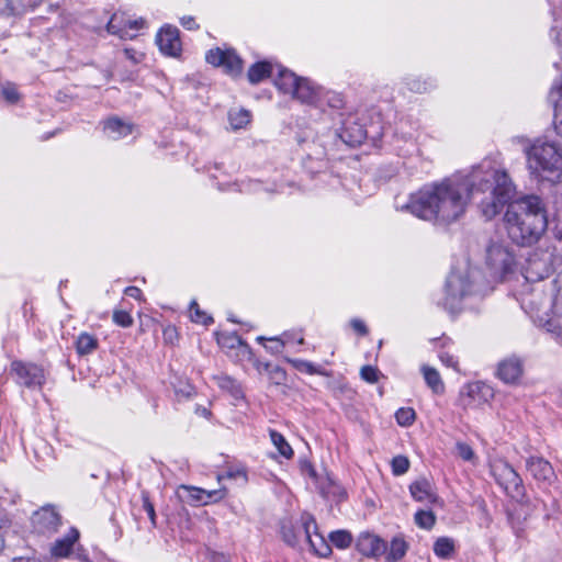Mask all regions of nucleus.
Masks as SVG:
<instances>
[{
  "instance_id": "obj_12",
  "label": "nucleus",
  "mask_w": 562,
  "mask_h": 562,
  "mask_svg": "<svg viewBox=\"0 0 562 562\" xmlns=\"http://www.w3.org/2000/svg\"><path fill=\"white\" fill-rule=\"evenodd\" d=\"M338 135L344 143L355 147L364 142L368 131L356 114H349L344 119Z\"/></svg>"
},
{
  "instance_id": "obj_60",
  "label": "nucleus",
  "mask_w": 562,
  "mask_h": 562,
  "mask_svg": "<svg viewBox=\"0 0 562 562\" xmlns=\"http://www.w3.org/2000/svg\"><path fill=\"white\" fill-rule=\"evenodd\" d=\"M180 23L184 29H187L189 31L199 29V25L196 24L193 16H183V18H181Z\"/></svg>"
},
{
  "instance_id": "obj_47",
  "label": "nucleus",
  "mask_w": 562,
  "mask_h": 562,
  "mask_svg": "<svg viewBox=\"0 0 562 562\" xmlns=\"http://www.w3.org/2000/svg\"><path fill=\"white\" fill-rule=\"evenodd\" d=\"M361 378L369 383H376L379 381L380 371L372 366H363L360 371Z\"/></svg>"
},
{
  "instance_id": "obj_61",
  "label": "nucleus",
  "mask_w": 562,
  "mask_h": 562,
  "mask_svg": "<svg viewBox=\"0 0 562 562\" xmlns=\"http://www.w3.org/2000/svg\"><path fill=\"white\" fill-rule=\"evenodd\" d=\"M125 24H126V30L128 32H130V30L137 31V30L144 27L145 20L144 19H138V20H130V19H127Z\"/></svg>"
},
{
  "instance_id": "obj_17",
  "label": "nucleus",
  "mask_w": 562,
  "mask_h": 562,
  "mask_svg": "<svg viewBox=\"0 0 562 562\" xmlns=\"http://www.w3.org/2000/svg\"><path fill=\"white\" fill-rule=\"evenodd\" d=\"M322 95V87L306 77H299L292 98L306 104L318 105Z\"/></svg>"
},
{
  "instance_id": "obj_3",
  "label": "nucleus",
  "mask_w": 562,
  "mask_h": 562,
  "mask_svg": "<svg viewBox=\"0 0 562 562\" xmlns=\"http://www.w3.org/2000/svg\"><path fill=\"white\" fill-rule=\"evenodd\" d=\"M525 154L528 170L535 178L552 180L550 176H561L562 150L557 143L537 139L525 149Z\"/></svg>"
},
{
  "instance_id": "obj_7",
  "label": "nucleus",
  "mask_w": 562,
  "mask_h": 562,
  "mask_svg": "<svg viewBox=\"0 0 562 562\" xmlns=\"http://www.w3.org/2000/svg\"><path fill=\"white\" fill-rule=\"evenodd\" d=\"M312 528L316 529V520L311 514L304 513L299 522H294L292 519H283L280 532L282 540L294 548L300 543L302 537L310 539Z\"/></svg>"
},
{
  "instance_id": "obj_63",
  "label": "nucleus",
  "mask_w": 562,
  "mask_h": 562,
  "mask_svg": "<svg viewBox=\"0 0 562 562\" xmlns=\"http://www.w3.org/2000/svg\"><path fill=\"white\" fill-rule=\"evenodd\" d=\"M124 293L130 296V297H133L135 300H140L142 299V290L137 286H134V285H130L127 286L125 290H124Z\"/></svg>"
},
{
  "instance_id": "obj_16",
  "label": "nucleus",
  "mask_w": 562,
  "mask_h": 562,
  "mask_svg": "<svg viewBox=\"0 0 562 562\" xmlns=\"http://www.w3.org/2000/svg\"><path fill=\"white\" fill-rule=\"evenodd\" d=\"M524 373V362L517 356H510L497 364L496 376L506 384H516Z\"/></svg>"
},
{
  "instance_id": "obj_9",
  "label": "nucleus",
  "mask_w": 562,
  "mask_h": 562,
  "mask_svg": "<svg viewBox=\"0 0 562 562\" xmlns=\"http://www.w3.org/2000/svg\"><path fill=\"white\" fill-rule=\"evenodd\" d=\"M205 59L214 67H223L226 74L234 77L239 76L243 71V60L232 48H212L206 53Z\"/></svg>"
},
{
  "instance_id": "obj_58",
  "label": "nucleus",
  "mask_w": 562,
  "mask_h": 562,
  "mask_svg": "<svg viewBox=\"0 0 562 562\" xmlns=\"http://www.w3.org/2000/svg\"><path fill=\"white\" fill-rule=\"evenodd\" d=\"M350 325L360 336H366L368 334V328L361 319L353 318L350 321Z\"/></svg>"
},
{
  "instance_id": "obj_28",
  "label": "nucleus",
  "mask_w": 562,
  "mask_h": 562,
  "mask_svg": "<svg viewBox=\"0 0 562 562\" xmlns=\"http://www.w3.org/2000/svg\"><path fill=\"white\" fill-rule=\"evenodd\" d=\"M408 549L407 542L402 537H394L390 546L386 548L385 561L386 562H397L402 560Z\"/></svg>"
},
{
  "instance_id": "obj_29",
  "label": "nucleus",
  "mask_w": 562,
  "mask_h": 562,
  "mask_svg": "<svg viewBox=\"0 0 562 562\" xmlns=\"http://www.w3.org/2000/svg\"><path fill=\"white\" fill-rule=\"evenodd\" d=\"M412 497L417 502H432L435 496L427 480L415 481L409 485Z\"/></svg>"
},
{
  "instance_id": "obj_51",
  "label": "nucleus",
  "mask_w": 562,
  "mask_h": 562,
  "mask_svg": "<svg viewBox=\"0 0 562 562\" xmlns=\"http://www.w3.org/2000/svg\"><path fill=\"white\" fill-rule=\"evenodd\" d=\"M457 451L459 457L464 461H472L475 457V453L471 446L464 442L457 443Z\"/></svg>"
},
{
  "instance_id": "obj_14",
  "label": "nucleus",
  "mask_w": 562,
  "mask_h": 562,
  "mask_svg": "<svg viewBox=\"0 0 562 562\" xmlns=\"http://www.w3.org/2000/svg\"><path fill=\"white\" fill-rule=\"evenodd\" d=\"M493 397V387L481 381L468 384L465 387V393L462 394L464 406L471 408L486 404Z\"/></svg>"
},
{
  "instance_id": "obj_10",
  "label": "nucleus",
  "mask_w": 562,
  "mask_h": 562,
  "mask_svg": "<svg viewBox=\"0 0 562 562\" xmlns=\"http://www.w3.org/2000/svg\"><path fill=\"white\" fill-rule=\"evenodd\" d=\"M525 468L540 486H551L558 480L552 464L541 456L526 458Z\"/></svg>"
},
{
  "instance_id": "obj_1",
  "label": "nucleus",
  "mask_w": 562,
  "mask_h": 562,
  "mask_svg": "<svg viewBox=\"0 0 562 562\" xmlns=\"http://www.w3.org/2000/svg\"><path fill=\"white\" fill-rule=\"evenodd\" d=\"M515 192L516 187L506 170L492 167L483 170L480 167L467 182L448 178L424 186L412 193L400 209L425 221L450 224L464 214L470 199L476 200L479 194L488 193L477 202V206L486 220H492L503 211Z\"/></svg>"
},
{
  "instance_id": "obj_18",
  "label": "nucleus",
  "mask_w": 562,
  "mask_h": 562,
  "mask_svg": "<svg viewBox=\"0 0 562 562\" xmlns=\"http://www.w3.org/2000/svg\"><path fill=\"white\" fill-rule=\"evenodd\" d=\"M276 68L277 72L273 77L274 86L281 92L292 95L297 85L299 76L281 65H276Z\"/></svg>"
},
{
  "instance_id": "obj_64",
  "label": "nucleus",
  "mask_w": 562,
  "mask_h": 562,
  "mask_svg": "<svg viewBox=\"0 0 562 562\" xmlns=\"http://www.w3.org/2000/svg\"><path fill=\"white\" fill-rule=\"evenodd\" d=\"M164 338L165 340L172 342L175 338H177V329L173 326H168L164 329Z\"/></svg>"
},
{
  "instance_id": "obj_8",
  "label": "nucleus",
  "mask_w": 562,
  "mask_h": 562,
  "mask_svg": "<svg viewBox=\"0 0 562 562\" xmlns=\"http://www.w3.org/2000/svg\"><path fill=\"white\" fill-rule=\"evenodd\" d=\"M61 525V516L52 505H45L33 513V531L42 536H52L57 532Z\"/></svg>"
},
{
  "instance_id": "obj_30",
  "label": "nucleus",
  "mask_w": 562,
  "mask_h": 562,
  "mask_svg": "<svg viewBox=\"0 0 562 562\" xmlns=\"http://www.w3.org/2000/svg\"><path fill=\"white\" fill-rule=\"evenodd\" d=\"M126 20L123 14L114 13L108 22L106 30L113 35H117L122 40L133 38L135 34H131L126 30Z\"/></svg>"
},
{
  "instance_id": "obj_19",
  "label": "nucleus",
  "mask_w": 562,
  "mask_h": 562,
  "mask_svg": "<svg viewBox=\"0 0 562 562\" xmlns=\"http://www.w3.org/2000/svg\"><path fill=\"white\" fill-rule=\"evenodd\" d=\"M78 529L71 527L65 536L55 540L50 549L52 555L57 558L69 555L72 551L74 544L78 541Z\"/></svg>"
},
{
  "instance_id": "obj_50",
  "label": "nucleus",
  "mask_w": 562,
  "mask_h": 562,
  "mask_svg": "<svg viewBox=\"0 0 562 562\" xmlns=\"http://www.w3.org/2000/svg\"><path fill=\"white\" fill-rule=\"evenodd\" d=\"M142 498H143V509L146 512V514L151 522V526L156 527L157 526V516H156L154 504L150 502L148 495L145 493H143Z\"/></svg>"
},
{
  "instance_id": "obj_43",
  "label": "nucleus",
  "mask_w": 562,
  "mask_h": 562,
  "mask_svg": "<svg viewBox=\"0 0 562 562\" xmlns=\"http://www.w3.org/2000/svg\"><path fill=\"white\" fill-rule=\"evenodd\" d=\"M1 94L4 100L11 104L19 102L21 94L14 83L7 82L1 90Z\"/></svg>"
},
{
  "instance_id": "obj_5",
  "label": "nucleus",
  "mask_w": 562,
  "mask_h": 562,
  "mask_svg": "<svg viewBox=\"0 0 562 562\" xmlns=\"http://www.w3.org/2000/svg\"><path fill=\"white\" fill-rule=\"evenodd\" d=\"M486 265L494 274L504 278L513 272L516 266V256L504 240L492 239L486 248Z\"/></svg>"
},
{
  "instance_id": "obj_57",
  "label": "nucleus",
  "mask_w": 562,
  "mask_h": 562,
  "mask_svg": "<svg viewBox=\"0 0 562 562\" xmlns=\"http://www.w3.org/2000/svg\"><path fill=\"white\" fill-rule=\"evenodd\" d=\"M248 360L252 362L254 367L256 368V370L259 373L269 372V370L271 369V366H272L270 362L260 361L258 358H256L254 352H252V358L248 359Z\"/></svg>"
},
{
  "instance_id": "obj_2",
  "label": "nucleus",
  "mask_w": 562,
  "mask_h": 562,
  "mask_svg": "<svg viewBox=\"0 0 562 562\" xmlns=\"http://www.w3.org/2000/svg\"><path fill=\"white\" fill-rule=\"evenodd\" d=\"M504 216L508 237L519 246L536 244L547 229L548 217L543 200L535 194L524 195L505 204Z\"/></svg>"
},
{
  "instance_id": "obj_11",
  "label": "nucleus",
  "mask_w": 562,
  "mask_h": 562,
  "mask_svg": "<svg viewBox=\"0 0 562 562\" xmlns=\"http://www.w3.org/2000/svg\"><path fill=\"white\" fill-rule=\"evenodd\" d=\"M11 372L16 374L18 383L27 389L42 387L45 383L44 370L35 363L14 360L11 363Z\"/></svg>"
},
{
  "instance_id": "obj_27",
  "label": "nucleus",
  "mask_w": 562,
  "mask_h": 562,
  "mask_svg": "<svg viewBox=\"0 0 562 562\" xmlns=\"http://www.w3.org/2000/svg\"><path fill=\"white\" fill-rule=\"evenodd\" d=\"M422 373L424 375L425 382L430 387L434 394L442 395L445 393V383L439 374V372L429 366L422 367Z\"/></svg>"
},
{
  "instance_id": "obj_33",
  "label": "nucleus",
  "mask_w": 562,
  "mask_h": 562,
  "mask_svg": "<svg viewBox=\"0 0 562 562\" xmlns=\"http://www.w3.org/2000/svg\"><path fill=\"white\" fill-rule=\"evenodd\" d=\"M216 382L220 389L228 392L235 400L244 398L241 385L229 375L216 376Z\"/></svg>"
},
{
  "instance_id": "obj_48",
  "label": "nucleus",
  "mask_w": 562,
  "mask_h": 562,
  "mask_svg": "<svg viewBox=\"0 0 562 562\" xmlns=\"http://www.w3.org/2000/svg\"><path fill=\"white\" fill-rule=\"evenodd\" d=\"M113 322L121 327H130L133 325V318L128 312L125 311H114L113 313Z\"/></svg>"
},
{
  "instance_id": "obj_55",
  "label": "nucleus",
  "mask_w": 562,
  "mask_h": 562,
  "mask_svg": "<svg viewBox=\"0 0 562 562\" xmlns=\"http://www.w3.org/2000/svg\"><path fill=\"white\" fill-rule=\"evenodd\" d=\"M237 477H243V479H247V473L244 469H229L227 470L224 474L222 475H218V480H222V479H237Z\"/></svg>"
},
{
  "instance_id": "obj_52",
  "label": "nucleus",
  "mask_w": 562,
  "mask_h": 562,
  "mask_svg": "<svg viewBox=\"0 0 562 562\" xmlns=\"http://www.w3.org/2000/svg\"><path fill=\"white\" fill-rule=\"evenodd\" d=\"M267 373L270 375L271 380H273L276 384L283 383L286 378L285 371L278 366H271V369Z\"/></svg>"
},
{
  "instance_id": "obj_40",
  "label": "nucleus",
  "mask_w": 562,
  "mask_h": 562,
  "mask_svg": "<svg viewBox=\"0 0 562 562\" xmlns=\"http://www.w3.org/2000/svg\"><path fill=\"white\" fill-rule=\"evenodd\" d=\"M229 123L234 130L245 127L250 122V114L246 110H239L234 113H229Z\"/></svg>"
},
{
  "instance_id": "obj_4",
  "label": "nucleus",
  "mask_w": 562,
  "mask_h": 562,
  "mask_svg": "<svg viewBox=\"0 0 562 562\" xmlns=\"http://www.w3.org/2000/svg\"><path fill=\"white\" fill-rule=\"evenodd\" d=\"M496 484L512 499L522 503L527 497L526 487L519 473L504 459L495 460L490 465Z\"/></svg>"
},
{
  "instance_id": "obj_6",
  "label": "nucleus",
  "mask_w": 562,
  "mask_h": 562,
  "mask_svg": "<svg viewBox=\"0 0 562 562\" xmlns=\"http://www.w3.org/2000/svg\"><path fill=\"white\" fill-rule=\"evenodd\" d=\"M470 293V281L468 277L451 272L446 281L445 296L438 305L451 314L461 310V302Z\"/></svg>"
},
{
  "instance_id": "obj_26",
  "label": "nucleus",
  "mask_w": 562,
  "mask_h": 562,
  "mask_svg": "<svg viewBox=\"0 0 562 562\" xmlns=\"http://www.w3.org/2000/svg\"><path fill=\"white\" fill-rule=\"evenodd\" d=\"M99 347V340L94 335L80 333L75 341V348L79 356H88L94 352Z\"/></svg>"
},
{
  "instance_id": "obj_36",
  "label": "nucleus",
  "mask_w": 562,
  "mask_h": 562,
  "mask_svg": "<svg viewBox=\"0 0 562 562\" xmlns=\"http://www.w3.org/2000/svg\"><path fill=\"white\" fill-rule=\"evenodd\" d=\"M329 540L337 549H347L352 543V535L347 530H335L329 533Z\"/></svg>"
},
{
  "instance_id": "obj_45",
  "label": "nucleus",
  "mask_w": 562,
  "mask_h": 562,
  "mask_svg": "<svg viewBox=\"0 0 562 562\" xmlns=\"http://www.w3.org/2000/svg\"><path fill=\"white\" fill-rule=\"evenodd\" d=\"M190 313L191 319L195 323L207 325L209 323L213 322L212 317L206 316L205 313L200 310L195 301H192L190 304Z\"/></svg>"
},
{
  "instance_id": "obj_41",
  "label": "nucleus",
  "mask_w": 562,
  "mask_h": 562,
  "mask_svg": "<svg viewBox=\"0 0 562 562\" xmlns=\"http://www.w3.org/2000/svg\"><path fill=\"white\" fill-rule=\"evenodd\" d=\"M436 522V517L430 510H418L415 514V524L424 529H430Z\"/></svg>"
},
{
  "instance_id": "obj_54",
  "label": "nucleus",
  "mask_w": 562,
  "mask_h": 562,
  "mask_svg": "<svg viewBox=\"0 0 562 562\" xmlns=\"http://www.w3.org/2000/svg\"><path fill=\"white\" fill-rule=\"evenodd\" d=\"M439 359L448 368H452L453 370L458 371V360L453 355H450L448 352H440Z\"/></svg>"
},
{
  "instance_id": "obj_22",
  "label": "nucleus",
  "mask_w": 562,
  "mask_h": 562,
  "mask_svg": "<svg viewBox=\"0 0 562 562\" xmlns=\"http://www.w3.org/2000/svg\"><path fill=\"white\" fill-rule=\"evenodd\" d=\"M548 100L554 106V128L558 135L562 137V85L554 82L549 94Z\"/></svg>"
},
{
  "instance_id": "obj_42",
  "label": "nucleus",
  "mask_w": 562,
  "mask_h": 562,
  "mask_svg": "<svg viewBox=\"0 0 562 562\" xmlns=\"http://www.w3.org/2000/svg\"><path fill=\"white\" fill-rule=\"evenodd\" d=\"M391 467L394 475H403L409 469V460L405 456H396L392 459Z\"/></svg>"
},
{
  "instance_id": "obj_35",
  "label": "nucleus",
  "mask_w": 562,
  "mask_h": 562,
  "mask_svg": "<svg viewBox=\"0 0 562 562\" xmlns=\"http://www.w3.org/2000/svg\"><path fill=\"white\" fill-rule=\"evenodd\" d=\"M326 103L331 109H342L345 105V100L341 93L335 91H324L322 88L321 101L317 106Z\"/></svg>"
},
{
  "instance_id": "obj_13",
  "label": "nucleus",
  "mask_w": 562,
  "mask_h": 562,
  "mask_svg": "<svg viewBox=\"0 0 562 562\" xmlns=\"http://www.w3.org/2000/svg\"><path fill=\"white\" fill-rule=\"evenodd\" d=\"M156 44L164 55L178 56L182 49L179 30L171 25L161 27L156 35Z\"/></svg>"
},
{
  "instance_id": "obj_20",
  "label": "nucleus",
  "mask_w": 562,
  "mask_h": 562,
  "mask_svg": "<svg viewBox=\"0 0 562 562\" xmlns=\"http://www.w3.org/2000/svg\"><path fill=\"white\" fill-rule=\"evenodd\" d=\"M317 487L325 498H333L337 502H341L347 498L346 490L329 475L321 479L317 482Z\"/></svg>"
},
{
  "instance_id": "obj_21",
  "label": "nucleus",
  "mask_w": 562,
  "mask_h": 562,
  "mask_svg": "<svg viewBox=\"0 0 562 562\" xmlns=\"http://www.w3.org/2000/svg\"><path fill=\"white\" fill-rule=\"evenodd\" d=\"M103 131L108 137L112 139H120L132 134L133 125L116 116H113L103 122Z\"/></svg>"
},
{
  "instance_id": "obj_15",
  "label": "nucleus",
  "mask_w": 562,
  "mask_h": 562,
  "mask_svg": "<svg viewBox=\"0 0 562 562\" xmlns=\"http://www.w3.org/2000/svg\"><path fill=\"white\" fill-rule=\"evenodd\" d=\"M387 543L376 535L361 532L356 542V549L367 558L379 559L386 553Z\"/></svg>"
},
{
  "instance_id": "obj_38",
  "label": "nucleus",
  "mask_w": 562,
  "mask_h": 562,
  "mask_svg": "<svg viewBox=\"0 0 562 562\" xmlns=\"http://www.w3.org/2000/svg\"><path fill=\"white\" fill-rule=\"evenodd\" d=\"M406 85L411 91L417 93L427 92L435 87V82L430 78L425 80H422L420 78H411L407 80Z\"/></svg>"
},
{
  "instance_id": "obj_34",
  "label": "nucleus",
  "mask_w": 562,
  "mask_h": 562,
  "mask_svg": "<svg viewBox=\"0 0 562 562\" xmlns=\"http://www.w3.org/2000/svg\"><path fill=\"white\" fill-rule=\"evenodd\" d=\"M269 435L273 446L278 449L279 453L285 459H291L294 452L284 436L274 429H270Z\"/></svg>"
},
{
  "instance_id": "obj_24",
  "label": "nucleus",
  "mask_w": 562,
  "mask_h": 562,
  "mask_svg": "<svg viewBox=\"0 0 562 562\" xmlns=\"http://www.w3.org/2000/svg\"><path fill=\"white\" fill-rule=\"evenodd\" d=\"M44 0H7L3 13L8 16L22 15L36 9Z\"/></svg>"
},
{
  "instance_id": "obj_23",
  "label": "nucleus",
  "mask_w": 562,
  "mask_h": 562,
  "mask_svg": "<svg viewBox=\"0 0 562 562\" xmlns=\"http://www.w3.org/2000/svg\"><path fill=\"white\" fill-rule=\"evenodd\" d=\"M274 66L269 61H257L252 64L247 72L250 83L256 85L274 75Z\"/></svg>"
},
{
  "instance_id": "obj_44",
  "label": "nucleus",
  "mask_w": 562,
  "mask_h": 562,
  "mask_svg": "<svg viewBox=\"0 0 562 562\" xmlns=\"http://www.w3.org/2000/svg\"><path fill=\"white\" fill-rule=\"evenodd\" d=\"M110 527H109V538L114 541V542H117L122 536H123V530H122V527L116 518V514L113 513L110 517Z\"/></svg>"
},
{
  "instance_id": "obj_49",
  "label": "nucleus",
  "mask_w": 562,
  "mask_h": 562,
  "mask_svg": "<svg viewBox=\"0 0 562 562\" xmlns=\"http://www.w3.org/2000/svg\"><path fill=\"white\" fill-rule=\"evenodd\" d=\"M225 495H226V490L225 488L204 490V494H203L204 505H207L210 503L218 502V501L223 499L225 497Z\"/></svg>"
},
{
  "instance_id": "obj_32",
  "label": "nucleus",
  "mask_w": 562,
  "mask_h": 562,
  "mask_svg": "<svg viewBox=\"0 0 562 562\" xmlns=\"http://www.w3.org/2000/svg\"><path fill=\"white\" fill-rule=\"evenodd\" d=\"M311 550L321 558H327L331 553V548L324 539L322 535L318 533L317 528L310 531V539H305Z\"/></svg>"
},
{
  "instance_id": "obj_59",
  "label": "nucleus",
  "mask_w": 562,
  "mask_h": 562,
  "mask_svg": "<svg viewBox=\"0 0 562 562\" xmlns=\"http://www.w3.org/2000/svg\"><path fill=\"white\" fill-rule=\"evenodd\" d=\"M281 338H283L284 340H288V344L293 341V340H296V342L299 345H303L304 344V338H303L301 333H300V336L297 337L296 333H294V331H284L281 335Z\"/></svg>"
},
{
  "instance_id": "obj_39",
  "label": "nucleus",
  "mask_w": 562,
  "mask_h": 562,
  "mask_svg": "<svg viewBox=\"0 0 562 562\" xmlns=\"http://www.w3.org/2000/svg\"><path fill=\"white\" fill-rule=\"evenodd\" d=\"M395 419L400 426L408 427L416 419V413L412 407H401L395 413Z\"/></svg>"
},
{
  "instance_id": "obj_46",
  "label": "nucleus",
  "mask_w": 562,
  "mask_h": 562,
  "mask_svg": "<svg viewBox=\"0 0 562 562\" xmlns=\"http://www.w3.org/2000/svg\"><path fill=\"white\" fill-rule=\"evenodd\" d=\"M268 340L271 342L269 346H265L266 350L272 355H279L283 351L285 345L288 344V340H284L281 338V336L271 337L268 338Z\"/></svg>"
},
{
  "instance_id": "obj_31",
  "label": "nucleus",
  "mask_w": 562,
  "mask_h": 562,
  "mask_svg": "<svg viewBox=\"0 0 562 562\" xmlns=\"http://www.w3.org/2000/svg\"><path fill=\"white\" fill-rule=\"evenodd\" d=\"M284 360L299 372H304L311 375L318 374L324 376H330V373L328 371L324 370L321 366L314 364L311 361L289 357H285Z\"/></svg>"
},
{
  "instance_id": "obj_37",
  "label": "nucleus",
  "mask_w": 562,
  "mask_h": 562,
  "mask_svg": "<svg viewBox=\"0 0 562 562\" xmlns=\"http://www.w3.org/2000/svg\"><path fill=\"white\" fill-rule=\"evenodd\" d=\"M454 551L453 541L450 538L441 537L434 544V552L437 557L448 559Z\"/></svg>"
},
{
  "instance_id": "obj_25",
  "label": "nucleus",
  "mask_w": 562,
  "mask_h": 562,
  "mask_svg": "<svg viewBox=\"0 0 562 562\" xmlns=\"http://www.w3.org/2000/svg\"><path fill=\"white\" fill-rule=\"evenodd\" d=\"M217 342L227 348H235L239 347L241 349V352L244 356L247 357V359L252 358V349L251 347L241 339L240 336L237 334H222L217 337Z\"/></svg>"
},
{
  "instance_id": "obj_53",
  "label": "nucleus",
  "mask_w": 562,
  "mask_h": 562,
  "mask_svg": "<svg viewBox=\"0 0 562 562\" xmlns=\"http://www.w3.org/2000/svg\"><path fill=\"white\" fill-rule=\"evenodd\" d=\"M189 491L190 501L196 505H204V488L201 487H187Z\"/></svg>"
},
{
  "instance_id": "obj_56",
  "label": "nucleus",
  "mask_w": 562,
  "mask_h": 562,
  "mask_svg": "<svg viewBox=\"0 0 562 562\" xmlns=\"http://www.w3.org/2000/svg\"><path fill=\"white\" fill-rule=\"evenodd\" d=\"M546 328L554 336L555 340L562 345V327L553 322H548Z\"/></svg>"
},
{
  "instance_id": "obj_62",
  "label": "nucleus",
  "mask_w": 562,
  "mask_h": 562,
  "mask_svg": "<svg viewBox=\"0 0 562 562\" xmlns=\"http://www.w3.org/2000/svg\"><path fill=\"white\" fill-rule=\"evenodd\" d=\"M207 561L209 562H229V559L224 553L212 551V552H209V554H207Z\"/></svg>"
}]
</instances>
